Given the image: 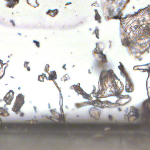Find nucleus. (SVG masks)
<instances>
[{"label": "nucleus", "instance_id": "obj_1", "mask_svg": "<svg viewBox=\"0 0 150 150\" xmlns=\"http://www.w3.org/2000/svg\"><path fill=\"white\" fill-rule=\"evenodd\" d=\"M108 77L110 79H112L113 81L118 79L112 70L110 69L108 71L103 70L100 73L99 79L100 86H101L102 89L101 90L100 89L97 93H94L96 94V98H102L104 96V94L105 93V90L104 86L105 85V82Z\"/></svg>", "mask_w": 150, "mask_h": 150}, {"label": "nucleus", "instance_id": "obj_2", "mask_svg": "<svg viewBox=\"0 0 150 150\" xmlns=\"http://www.w3.org/2000/svg\"><path fill=\"white\" fill-rule=\"evenodd\" d=\"M96 45L97 47L95 50V52L96 53L98 54L99 57L101 59V62L99 63V66L104 67V66L102 65V64H105L107 62V59L105 55L103 54L102 51L100 50L99 48L97 47V43H96Z\"/></svg>", "mask_w": 150, "mask_h": 150}, {"label": "nucleus", "instance_id": "obj_3", "mask_svg": "<svg viewBox=\"0 0 150 150\" xmlns=\"http://www.w3.org/2000/svg\"><path fill=\"white\" fill-rule=\"evenodd\" d=\"M72 128L75 130H86L88 127V125L86 124H82L77 123L72 125L71 126Z\"/></svg>", "mask_w": 150, "mask_h": 150}, {"label": "nucleus", "instance_id": "obj_4", "mask_svg": "<svg viewBox=\"0 0 150 150\" xmlns=\"http://www.w3.org/2000/svg\"><path fill=\"white\" fill-rule=\"evenodd\" d=\"M14 92L12 91H10L7 93L4 98V100L7 103L10 104L13 98Z\"/></svg>", "mask_w": 150, "mask_h": 150}, {"label": "nucleus", "instance_id": "obj_5", "mask_svg": "<svg viewBox=\"0 0 150 150\" xmlns=\"http://www.w3.org/2000/svg\"><path fill=\"white\" fill-rule=\"evenodd\" d=\"M150 105V98L146 100L143 104V107L146 114L148 115H150V109L149 108Z\"/></svg>", "mask_w": 150, "mask_h": 150}, {"label": "nucleus", "instance_id": "obj_6", "mask_svg": "<svg viewBox=\"0 0 150 150\" xmlns=\"http://www.w3.org/2000/svg\"><path fill=\"white\" fill-rule=\"evenodd\" d=\"M117 13H116V15L113 16V18L116 19H119L120 20H121L122 19L124 20L126 18V16L122 17V13L120 8H118L117 9Z\"/></svg>", "mask_w": 150, "mask_h": 150}, {"label": "nucleus", "instance_id": "obj_7", "mask_svg": "<svg viewBox=\"0 0 150 150\" xmlns=\"http://www.w3.org/2000/svg\"><path fill=\"white\" fill-rule=\"evenodd\" d=\"M127 79L126 85L125 87V89L126 91L127 92H131L133 90L132 84L130 79H129L128 78Z\"/></svg>", "mask_w": 150, "mask_h": 150}, {"label": "nucleus", "instance_id": "obj_8", "mask_svg": "<svg viewBox=\"0 0 150 150\" xmlns=\"http://www.w3.org/2000/svg\"><path fill=\"white\" fill-rule=\"evenodd\" d=\"M8 2L7 6L8 7L13 8L15 5L18 3L19 0H6Z\"/></svg>", "mask_w": 150, "mask_h": 150}, {"label": "nucleus", "instance_id": "obj_9", "mask_svg": "<svg viewBox=\"0 0 150 150\" xmlns=\"http://www.w3.org/2000/svg\"><path fill=\"white\" fill-rule=\"evenodd\" d=\"M16 103L20 104V105L22 106L24 103V96L23 95L21 94H19L16 97Z\"/></svg>", "mask_w": 150, "mask_h": 150}, {"label": "nucleus", "instance_id": "obj_10", "mask_svg": "<svg viewBox=\"0 0 150 150\" xmlns=\"http://www.w3.org/2000/svg\"><path fill=\"white\" fill-rule=\"evenodd\" d=\"M30 125H28L25 124H19L16 125V128L18 129V128H21L23 131L24 129H27L30 127Z\"/></svg>", "mask_w": 150, "mask_h": 150}, {"label": "nucleus", "instance_id": "obj_11", "mask_svg": "<svg viewBox=\"0 0 150 150\" xmlns=\"http://www.w3.org/2000/svg\"><path fill=\"white\" fill-rule=\"evenodd\" d=\"M57 75L56 72L55 71H52L50 72L48 77V79L49 80H53L56 78Z\"/></svg>", "mask_w": 150, "mask_h": 150}, {"label": "nucleus", "instance_id": "obj_12", "mask_svg": "<svg viewBox=\"0 0 150 150\" xmlns=\"http://www.w3.org/2000/svg\"><path fill=\"white\" fill-rule=\"evenodd\" d=\"M91 127L92 128L97 129H99L100 128L103 129V126L101 124L95 123L92 124L91 126Z\"/></svg>", "mask_w": 150, "mask_h": 150}, {"label": "nucleus", "instance_id": "obj_13", "mask_svg": "<svg viewBox=\"0 0 150 150\" xmlns=\"http://www.w3.org/2000/svg\"><path fill=\"white\" fill-rule=\"evenodd\" d=\"M22 106L20 104L16 103L13 108V111L17 113L18 112L20 111V109Z\"/></svg>", "mask_w": 150, "mask_h": 150}, {"label": "nucleus", "instance_id": "obj_14", "mask_svg": "<svg viewBox=\"0 0 150 150\" xmlns=\"http://www.w3.org/2000/svg\"><path fill=\"white\" fill-rule=\"evenodd\" d=\"M58 12V11L57 9L54 10H49L47 12V13L52 16H54L57 14Z\"/></svg>", "mask_w": 150, "mask_h": 150}, {"label": "nucleus", "instance_id": "obj_15", "mask_svg": "<svg viewBox=\"0 0 150 150\" xmlns=\"http://www.w3.org/2000/svg\"><path fill=\"white\" fill-rule=\"evenodd\" d=\"M27 2L33 6L37 5V0H27Z\"/></svg>", "mask_w": 150, "mask_h": 150}, {"label": "nucleus", "instance_id": "obj_16", "mask_svg": "<svg viewBox=\"0 0 150 150\" xmlns=\"http://www.w3.org/2000/svg\"><path fill=\"white\" fill-rule=\"evenodd\" d=\"M74 87L75 91L78 93L81 94L82 93L83 91L80 87L75 85Z\"/></svg>", "mask_w": 150, "mask_h": 150}, {"label": "nucleus", "instance_id": "obj_17", "mask_svg": "<svg viewBox=\"0 0 150 150\" xmlns=\"http://www.w3.org/2000/svg\"><path fill=\"white\" fill-rule=\"evenodd\" d=\"M95 20L96 21H98V22L99 23L101 22V17L99 14L98 13H96L95 16Z\"/></svg>", "mask_w": 150, "mask_h": 150}, {"label": "nucleus", "instance_id": "obj_18", "mask_svg": "<svg viewBox=\"0 0 150 150\" xmlns=\"http://www.w3.org/2000/svg\"><path fill=\"white\" fill-rule=\"evenodd\" d=\"M121 74L124 77L126 78L127 81V78L130 79L127 74L125 71H122L121 72Z\"/></svg>", "mask_w": 150, "mask_h": 150}, {"label": "nucleus", "instance_id": "obj_19", "mask_svg": "<svg viewBox=\"0 0 150 150\" xmlns=\"http://www.w3.org/2000/svg\"><path fill=\"white\" fill-rule=\"evenodd\" d=\"M7 127L10 129H12L13 128V126L10 125H6L3 124L2 126H0V128L3 129L4 127Z\"/></svg>", "mask_w": 150, "mask_h": 150}, {"label": "nucleus", "instance_id": "obj_20", "mask_svg": "<svg viewBox=\"0 0 150 150\" xmlns=\"http://www.w3.org/2000/svg\"><path fill=\"white\" fill-rule=\"evenodd\" d=\"M45 77H46V76L45 74L39 75L38 76V79L40 81H43Z\"/></svg>", "mask_w": 150, "mask_h": 150}, {"label": "nucleus", "instance_id": "obj_21", "mask_svg": "<svg viewBox=\"0 0 150 150\" xmlns=\"http://www.w3.org/2000/svg\"><path fill=\"white\" fill-rule=\"evenodd\" d=\"M82 95L83 98H85L89 99L90 97L89 95L85 93H83V92L81 94Z\"/></svg>", "mask_w": 150, "mask_h": 150}, {"label": "nucleus", "instance_id": "obj_22", "mask_svg": "<svg viewBox=\"0 0 150 150\" xmlns=\"http://www.w3.org/2000/svg\"><path fill=\"white\" fill-rule=\"evenodd\" d=\"M29 63V62H27L26 61H25L24 62V67H26L27 69V70L28 71H30V68L28 66V64Z\"/></svg>", "mask_w": 150, "mask_h": 150}, {"label": "nucleus", "instance_id": "obj_23", "mask_svg": "<svg viewBox=\"0 0 150 150\" xmlns=\"http://www.w3.org/2000/svg\"><path fill=\"white\" fill-rule=\"evenodd\" d=\"M114 9L113 8H109L108 9V13L110 15H112L113 14V13Z\"/></svg>", "mask_w": 150, "mask_h": 150}, {"label": "nucleus", "instance_id": "obj_24", "mask_svg": "<svg viewBox=\"0 0 150 150\" xmlns=\"http://www.w3.org/2000/svg\"><path fill=\"white\" fill-rule=\"evenodd\" d=\"M98 31L99 30L97 28H96L94 31V33L96 35V36L98 38H99L98 36Z\"/></svg>", "mask_w": 150, "mask_h": 150}, {"label": "nucleus", "instance_id": "obj_25", "mask_svg": "<svg viewBox=\"0 0 150 150\" xmlns=\"http://www.w3.org/2000/svg\"><path fill=\"white\" fill-rule=\"evenodd\" d=\"M33 42L35 44L36 46L38 47H40V43L39 42L36 41L35 40H34L33 41Z\"/></svg>", "mask_w": 150, "mask_h": 150}, {"label": "nucleus", "instance_id": "obj_26", "mask_svg": "<svg viewBox=\"0 0 150 150\" xmlns=\"http://www.w3.org/2000/svg\"><path fill=\"white\" fill-rule=\"evenodd\" d=\"M50 66L48 64H47L45 65V70L46 71L48 72L49 70Z\"/></svg>", "mask_w": 150, "mask_h": 150}, {"label": "nucleus", "instance_id": "obj_27", "mask_svg": "<svg viewBox=\"0 0 150 150\" xmlns=\"http://www.w3.org/2000/svg\"><path fill=\"white\" fill-rule=\"evenodd\" d=\"M120 93L121 91H120L119 90V91H117L115 92V94L116 96H119L120 95Z\"/></svg>", "mask_w": 150, "mask_h": 150}, {"label": "nucleus", "instance_id": "obj_28", "mask_svg": "<svg viewBox=\"0 0 150 150\" xmlns=\"http://www.w3.org/2000/svg\"><path fill=\"white\" fill-rule=\"evenodd\" d=\"M2 61L0 60V65L1 66V67H2L3 63H2Z\"/></svg>", "mask_w": 150, "mask_h": 150}, {"label": "nucleus", "instance_id": "obj_29", "mask_svg": "<svg viewBox=\"0 0 150 150\" xmlns=\"http://www.w3.org/2000/svg\"><path fill=\"white\" fill-rule=\"evenodd\" d=\"M10 21L12 23L13 25V26H15V23H14V21L13 20H11Z\"/></svg>", "mask_w": 150, "mask_h": 150}, {"label": "nucleus", "instance_id": "obj_30", "mask_svg": "<svg viewBox=\"0 0 150 150\" xmlns=\"http://www.w3.org/2000/svg\"><path fill=\"white\" fill-rule=\"evenodd\" d=\"M137 66H135L133 68V69L135 70H137V69H138L137 68Z\"/></svg>", "mask_w": 150, "mask_h": 150}, {"label": "nucleus", "instance_id": "obj_31", "mask_svg": "<svg viewBox=\"0 0 150 150\" xmlns=\"http://www.w3.org/2000/svg\"><path fill=\"white\" fill-rule=\"evenodd\" d=\"M114 128H116V126H113L111 127V128L112 129H113Z\"/></svg>", "mask_w": 150, "mask_h": 150}, {"label": "nucleus", "instance_id": "obj_32", "mask_svg": "<svg viewBox=\"0 0 150 150\" xmlns=\"http://www.w3.org/2000/svg\"><path fill=\"white\" fill-rule=\"evenodd\" d=\"M147 71L149 73H150V68L149 69H147Z\"/></svg>", "mask_w": 150, "mask_h": 150}, {"label": "nucleus", "instance_id": "obj_33", "mask_svg": "<svg viewBox=\"0 0 150 150\" xmlns=\"http://www.w3.org/2000/svg\"><path fill=\"white\" fill-rule=\"evenodd\" d=\"M23 115H24V114L23 113H21L20 115V116H21V117L23 116Z\"/></svg>", "mask_w": 150, "mask_h": 150}, {"label": "nucleus", "instance_id": "obj_34", "mask_svg": "<svg viewBox=\"0 0 150 150\" xmlns=\"http://www.w3.org/2000/svg\"><path fill=\"white\" fill-rule=\"evenodd\" d=\"M65 64L63 65V66L62 67V68H63L64 69H66V68H65Z\"/></svg>", "mask_w": 150, "mask_h": 150}, {"label": "nucleus", "instance_id": "obj_35", "mask_svg": "<svg viewBox=\"0 0 150 150\" xmlns=\"http://www.w3.org/2000/svg\"><path fill=\"white\" fill-rule=\"evenodd\" d=\"M147 33L150 34V29H149L148 30V32H147Z\"/></svg>", "mask_w": 150, "mask_h": 150}, {"label": "nucleus", "instance_id": "obj_36", "mask_svg": "<svg viewBox=\"0 0 150 150\" xmlns=\"http://www.w3.org/2000/svg\"><path fill=\"white\" fill-rule=\"evenodd\" d=\"M71 4V2H69V3H67L66 4V5L67 4Z\"/></svg>", "mask_w": 150, "mask_h": 150}, {"label": "nucleus", "instance_id": "obj_37", "mask_svg": "<svg viewBox=\"0 0 150 150\" xmlns=\"http://www.w3.org/2000/svg\"><path fill=\"white\" fill-rule=\"evenodd\" d=\"M107 18H108V19H110L108 17H107Z\"/></svg>", "mask_w": 150, "mask_h": 150}, {"label": "nucleus", "instance_id": "obj_38", "mask_svg": "<svg viewBox=\"0 0 150 150\" xmlns=\"http://www.w3.org/2000/svg\"><path fill=\"white\" fill-rule=\"evenodd\" d=\"M0 114H3V113L2 112H1V113L0 112Z\"/></svg>", "mask_w": 150, "mask_h": 150}, {"label": "nucleus", "instance_id": "obj_39", "mask_svg": "<svg viewBox=\"0 0 150 150\" xmlns=\"http://www.w3.org/2000/svg\"><path fill=\"white\" fill-rule=\"evenodd\" d=\"M3 75H2L1 76V78L3 76Z\"/></svg>", "mask_w": 150, "mask_h": 150}, {"label": "nucleus", "instance_id": "obj_40", "mask_svg": "<svg viewBox=\"0 0 150 150\" xmlns=\"http://www.w3.org/2000/svg\"><path fill=\"white\" fill-rule=\"evenodd\" d=\"M18 89H20V87H19V88H18Z\"/></svg>", "mask_w": 150, "mask_h": 150}, {"label": "nucleus", "instance_id": "obj_41", "mask_svg": "<svg viewBox=\"0 0 150 150\" xmlns=\"http://www.w3.org/2000/svg\"><path fill=\"white\" fill-rule=\"evenodd\" d=\"M18 34L19 35H21V34L20 33H18Z\"/></svg>", "mask_w": 150, "mask_h": 150}, {"label": "nucleus", "instance_id": "obj_42", "mask_svg": "<svg viewBox=\"0 0 150 150\" xmlns=\"http://www.w3.org/2000/svg\"><path fill=\"white\" fill-rule=\"evenodd\" d=\"M66 127H67V123H66Z\"/></svg>", "mask_w": 150, "mask_h": 150}, {"label": "nucleus", "instance_id": "obj_43", "mask_svg": "<svg viewBox=\"0 0 150 150\" xmlns=\"http://www.w3.org/2000/svg\"><path fill=\"white\" fill-rule=\"evenodd\" d=\"M2 72V73H3V71H0V72Z\"/></svg>", "mask_w": 150, "mask_h": 150}, {"label": "nucleus", "instance_id": "obj_44", "mask_svg": "<svg viewBox=\"0 0 150 150\" xmlns=\"http://www.w3.org/2000/svg\"><path fill=\"white\" fill-rule=\"evenodd\" d=\"M70 78L69 77L68 79H69Z\"/></svg>", "mask_w": 150, "mask_h": 150}, {"label": "nucleus", "instance_id": "obj_45", "mask_svg": "<svg viewBox=\"0 0 150 150\" xmlns=\"http://www.w3.org/2000/svg\"><path fill=\"white\" fill-rule=\"evenodd\" d=\"M119 69H121V68H119Z\"/></svg>", "mask_w": 150, "mask_h": 150}, {"label": "nucleus", "instance_id": "obj_46", "mask_svg": "<svg viewBox=\"0 0 150 150\" xmlns=\"http://www.w3.org/2000/svg\"><path fill=\"white\" fill-rule=\"evenodd\" d=\"M67 79H66V80L67 81Z\"/></svg>", "mask_w": 150, "mask_h": 150}]
</instances>
